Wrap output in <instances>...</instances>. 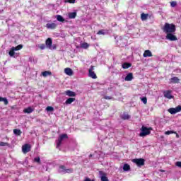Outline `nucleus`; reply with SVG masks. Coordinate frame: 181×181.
Here are the masks:
<instances>
[{"mask_svg":"<svg viewBox=\"0 0 181 181\" xmlns=\"http://www.w3.org/2000/svg\"><path fill=\"white\" fill-rule=\"evenodd\" d=\"M163 30L167 34L175 33V32H176V25L173 23H166L163 28Z\"/></svg>","mask_w":181,"mask_h":181,"instance_id":"1","label":"nucleus"},{"mask_svg":"<svg viewBox=\"0 0 181 181\" xmlns=\"http://www.w3.org/2000/svg\"><path fill=\"white\" fill-rule=\"evenodd\" d=\"M141 132L139 134V136H146L148 135H151V131H153V128L152 127H146L145 126H142L141 128Z\"/></svg>","mask_w":181,"mask_h":181,"instance_id":"2","label":"nucleus"},{"mask_svg":"<svg viewBox=\"0 0 181 181\" xmlns=\"http://www.w3.org/2000/svg\"><path fill=\"white\" fill-rule=\"evenodd\" d=\"M64 139H69V136L66 134H63L59 136L57 141V146L59 148L62 145V142H63Z\"/></svg>","mask_w":181,"mask_h":181,"instance_id":"3","label":"nucleus"},{"mask_svg":"<svg viewBox=\"0 0 181 181\" xmlns=\"http://www.w3.org/2000/svg\"><path fill=\"white\" fill-rule=\"evenodd\" d=\"M132 162L135 163L139 168L145 165V159L144 158H134Z\"/></svg>","mask_w":181,"mask_h":181,"instance_id":"4","label":"nucleus"},{"mask_svg":"<svg viewBox=\"0 0 181 181\" xmlns=\"http://www.w3.org/2000/svg\"><path fill=\"white\" fill-rule=\"evenodd\" d=\"M165 38L167 40H170V42H175L177 40V37L173 35V33H167Z\"/></svg>","mask_w":181,"mask_h":181,"instance_id":"5","label":"nucleus"},{"mask_svg":"<svg viewBox=\"0 0 181 181\" xmlns=\"http://www.w3.org/2000/svg\"><path fill=\"white\" fill-rule=\"evenodd\" d=\"M181 111V106L178 105L175 108H170L168 109V112L172 115L177 114V112H180Z\"/></svg>","mask_w":181,"mask_h":181,"instance_id":"6","label":"nucleus"},{"mask_svg":"<svg viewBox=\"0 0 181 181\" xmlns=\"http://www.w3.org/2000/svg\"><path fill=\"white\" fill-rule=\"evenodd\" d=\"M30 149H32V146L30 144H24L22 146V152L24 153H28V152H30Z\"/></svg>","mask_w":181,"mask_h":181,"instance_id":"7","label":"nucleus"},{"mask_svg":"<svg viewBox=\"0 0 181 181\" xmlns=\"http://www.w3.org/2000/svg\"><path fill=\"white\" fill-rule=\"evenodd\" d=\"M163 95L165 98H168V100H172V98H174V96L172 95V90H165L163 92Z\"/></svg>","mask_w":181,"mask_h":181,"instance_id":"8","label":"nucleus"},{"mask_svg":"<svg viewBox=\"0 0 181 181\" xmlns=\"http://www.w3.org/2000/svg\"><path fill=\"white\" fill-rule=\"evenodd\" d=\"M94 66H91L89 69V77H91V78H97V75L95 74V72H94L93 70H94Z\"/></svg>","mask_w":181,"mask_h":181,"instance_id":"9","label":"nucleus"},{"mask_svg":"<svg viewBox=\"0 0 181 181\" xmlns=\"http://www.w3.org/2000/svg\"><path fill=\"white\" fill-rule=\"evenodd\" d=\"M45 45L48 49H52V45H53V40L50 37L47 38L45 41Z\"/></svg>","mask_w":181,"mask_h":181,"instance_id":"10","label":"nucleus"},{"mask_svg":"<svg viewBox=\"0 0 181 181\" xmlns=\"http://www.w3.org/2000/svg\"><path fill=\"white\" fill-rule=\"evenodd\" d=\"M99 174L100 175V179L101 181H110L108 180V177H107V174H105V173L103 172V171H99Z\"/></svg>","mask_w":181,"mask_h":181,"instance_id":"11","label":"nucleus"},{"mask_svg":"<svg viewBox=\"0 0 181 181\" xmlns=\"http://www.w3.org/2000/svg\"><path fill=\"white\" fill-rule=\"evenodd\" d=\"M125 81H132L134 80V74L132 73H129L124 78Z\"/></svg>","mask_w":181,"mask_h":181,"instance_id":"12","label":"nucleus"},{"mask_svg":"<svg viewBox=\"0 0 181 181\" xmlns=\"http://www.w3.org/2000/svg\"><path fill=\"white\" fill-rule=\"evenodd\" d=\"M46 28H47V29H56V28H57V24L54 23H47Z\"/></svg>","mask_w":181,"mask_h":181,"instance_id":"13","label":"nucleus"},{"mask_svg":"<svg viewBox=\"0 0 181 181\" xmlns=\"http://www.w3.org/2000/svg\"><path fill=\"white\" fill-rule=\"evenodd\" d=\"M64 73L67 76H73V74H74L73 70L70 68H65Z\"/></svg>","mask_w":181,"mask_h":181,"instance_id":"14","label":"nucleus"},{"mask_svg":"<svg viewBox=\"0 0 181 181\" xmlns=\"http://www.w3.org/2000/svg\"><path fill=\"white\" fill-rule=\"evenodd\" d=\"M143 56L144 57H152V52L149 49L145 50Z\"/></svg>","mask_w":181,"mask_h":181,"instance_id":"15","label":"nucleus"},{"mask_svg":"<svg viewBox=\"0 0 181 181\" xmlns=\"http://www.w3.org/2000/svg\"><path fill=\"white\" fill-rule=\"evenodd\" d=\"M148 18H149V14L148 13H142L141 14V21H147Z\"/></svg>","mask_w":181,"mask_h":181,"instance_id":"16","label":"nucleus"},{"mask_svg":"<svg viewBox=\"0 0 181 181\" xmlns=\"http://www.w3.org/2000/svg\"><path fill=\"white\" fill-rule=\"evenodd\" d=\"M68 16L69 19H76V17L77 16V12L69 13Z\"/></svg>","mask_w":181,"mask_h":181,"instance_id":"17","label":"nucleus"},{"mask_svg":"<svg viewBox=\"0 0 181 181\" xmlns=\"http://www.w3.org/2000/svg\"><path fill=\"white\" fill-rule=\"evenodd\" d=\"M170 80V83H173V84H177V83H179V81H180V79H179V78L176 76L171 78Z\"/></svg>","mask_w":181,"mask_h":181,"instance_id":"18","label":"nucleus"},{"mask_svg":"<svg viewBox=\"0 0 181 181\" xmlns=\"http://www.w3.org/2000/svg\"><path fill=\"white\" fill-rule=\"evenodd\" d=\"M65 94L68 95V97H76V93L70 90H66Z\"/></svg>","mask_w":181,"mask_h":181,"instance_id":"19","label":"nucleus"},{"mask_svg":"<svg viewBox=\"0 0 181 181\" xmlns=\"http://www.w3.org/2000/svg\"><path fill=\"white\" fill-rule=\"evenodd\" d=\"M132 66V64L128 63V62H124L122 65V69H129V67H131Z\"/></svg>","mask_w":181,"mask_h":181,"instance_id":"20","label":"nucleus"},{"mask_svg":"<svg viewBox=\"0 0 181 181\" xmlns=\"http://www.w3.org/2000/svg\"><path fill=\"white\" fill-rule=\"evenodd\" d=\"M33 111H34V110L30 107H28L23 110V112H25V114H32Z\"/></svg>","mask_w":181,"mask_h":181,"instance_id":"21","label":"nucleus"},{"mask_svg":"<svg viewBox=\"0 0 181 181\" xmlns=\"http://www.w3.org/2000/svg\"><path fill=\"white\" fill-rule=\"evenodd\" d=\"M122 119H129L131 118V115H128L127 112H124L121 116Z\"/></svg>","mask_w":181,"mask_h":181,"instance_id":"22","label":"nucleus"},{"mask_svg":"<svg viewBox=\"0 0 181 181\" xmlns=\"http://www.w3.org/2000/svg\"><path fill=\"white\" fill-rule=\"evenodd\" d=\"M15 52H16V49L12 47L8 52L10 57H15Z\"/></svg>","mask_w":181,"mask_h":181,"instance_id":"23","label":"nucleus"},{"mask_svg":"<svg viewBox=\"0 0 181 181\" xmlns=\"http://www.w3.org/2000/svg\"><path fill=\"white\" fill-rule=\"evenodd\" d=\"M14 135H17V136H21L22 135V131L21 129H13Z\"/></svg>","mask_w":181,"mask_h":181,"instance_id":"24","label":"nucleus"},{"mask_svg":"<svg viewBox=\"0 0 181 181\" xmlns=\"http://www.w3.org/2000/svg\"><path fill=\"white\" fill-rule=\"evenodd\" d=\"M43 77H47V76H52V71H45L42 73Z\"/></svg>","mask_w":181,"mask_h":181,"instance_id":"25","label":"nucleus"},{"mask_svg":"<svg viewBox=\"0 0 181 181\" xmlns=\"http://www.w3.org/2000/svg\"><path fill=\"white\" fill-rule=\"evenodd\" d=\"M74 101H76V98H69L65 101V103L66 104H71V103H74Z\"/></svg>","mask_w":181,"mask_h":181,"instance_id":"26","label":"nucleus"},{"mask_svg":"<svg viewBox=\"0 0 181 181\" xmlns=\"http://www.w3.org/2000/svg\"><path fill=\"white\" fill-rule=\"evenodd\" d=\"M131 170V166H129V165H128L127 163L124 164L123 166V170H124V172H128V170Z\"/></svg>","mask_w":181,"mask_h":181,"instance_id":"27","label":"nucleus"},{"mask_svg":"<svg viewBox=\"0 0 181 181\" xmlns=\"http://www.w3.org/2000/svg\"><path fill=\"white\" fill-rule=\"evenodd\" d=\"M90 45L87 42H83L81 44V47H82V49H88Z\"/></svg>","mask_w":181,"mask_h":181,"instance_id":"28","label":"nucleus"},{"mask_svg":"<svg viewBox=\"0 0 181 181\" xmlns=\"http://www.w3.org/2000/svg\"><path fill=\"white\" fill-rule=\"evenodd\" d=\"M13 49H16V52L18 51V50H21L22 49H23V45H18V46L16 47H13Z\"/></svg>","mask_w":181,"mask_h":181,"instance_id":"29","label":"nucleus"},{"mask_svg":"<svg viewBox=\"0 0 181 181\" xmlns=\"http://www.w3.org/2000/svg\"><path fill=\"white\" fill-rule=\"evenodd\" d=\"M46 111H47L48 112H53V111H54V107L52 106H48L46 107Z\"/></svg>","mask_w":181,"mask_h":181,"instance_id":"30","label":"nucleus"},{"mask_svg":"<svg viewBox=\"0 0 181 181\" xmlns=\"http://www.w3.org/2000/svg\"><path fill=\"white\" fill-rule=\"evenodd\" d=\"M57 20L59 21V22H64V19L63 18V16H60V15H57Z\"/></svg>","mask_w":181,"mask_h":181,"instance_id":"31","label":"nucleus"},{"mask_svg":"<svg viewBox=\"0 0 181 181\" xmlns=\"http://www.w3.org/2000/svg\"><path fill=\"white\" fill-rule=\"evenodd\" d=\"M107 33H105V30L104 29H102V30H100L98 33H97V35H103V36L105 35H106Z\"/></svg>","mask_w":181,"mask_h":181,"instance_id":"32","label":"nucleus"},{"mask_svg":"<svg viewBox=\"0 0 181 181\" xmlns=\"http://www.w3.org/2000/svg\"><path fill=\"white\" fill-rule=\"evenodd\" d=\"M39 49H40V50H45V49H46V45L45 44H40L38 46Z\"/></svg>","mask_w":181,"mask_h":181,"instance_id":"33","label":"nucleus"},{"mask_svg":"<svg viewBox=\"0 0 181 181\" xmlns=\"http://www.w3.org/2000/svg\"><path fill=\"white\" fill-rule=\"evenodd\" d=\"M170 134H176V132L170 130L165 132V135H170Z\"/></svg>","mask_w":181,"mask_h":181,"instance_id":"34","label":"nucleus"},{"mask_svg":"<svg viewBox=\"0 0 181 181\" xmlns=\"http://www.w3.org/2000/svg\"><path fill=\"white\" fill-rule=\"evenodd\" d=\"M59 169H62V170H59V173L62 172H66V166L64 165H59Z\"/></svg>","mask_w":181,"mask_h":181,"instance_id":"35","label":"nucleus"},{"mask_svg":"<svg viewBox=\"0 0 181 181\" xmlns=\"http://www.w3.org/2000/svg\"><path fill=\"white\" fill-rule=\"evenodd\" d=\"M177 6V2H176V1H171L170 2V6L172 7V8H175V6Z\"/></svg>","mask_w":181,"mask_h":181,"instance_id":"36","label":"nucleus"},{"mask_svg":"<svg viewBox=\"0 0 181 181\" xmlns=\"http://www.w3.org/2000/svg\"><path fill=\"white\" fill-rule=\"evenodd\" d=\"M74 170L73 168H69L65 170V173H73Z\"/></svg>","mask_w":181,"mask_h":181,"instance_id":"37","label":"nucleus"},{"mask_svg":"<svg viewBox=\"0 0 181 181\" xmlns=\"http://www.w3.org/2000/svg\"><path fill=\"white\" fill-rule=\"evenodd\" d=\"M141 101H142V103H144V104H147L148 99L146 98V97H144L141 98Z\"/></svg>","mask_w":181,"mask_h":181,"instance_id":"38","label":"nucleus"},{"mask_svg":"<svg viewBox=\"0 0 181 181\" xmlns=\"http://www.w3.org/2000/svg\"><path fill=\"white\" fill-rule=\"evenodd\" d=\"M34 162H37V163H40V157L35 158Z\"/></svg>","mask_w":181,"mask_h":181,"instance_id":"39","label":"nucleus"},{"mask_svg":"<svg viewBox=\"0 0 181 181\" xmlns=\"http://www.w3.org/2000/svg\"><path fill=\"white\" fill-rule=\"evenodd\" d=\"M65 2H67L68 4H76V0H66Z\"/></svg>","mask_w":181,"mask_h":181,"instance_id":"40","label":"nucleus"},{"mask_svg":"<svg viewBox=\"0 0 181 181\" xmlns=\"http://www.w3.org/2000/svg\"><path fill=\"white\" fill-rule=\"evenodd\" d=\"M3 102L5 105H8V104H9V102L8 101V99H6V98H4V99L3 100Z\"/></svg>","mask_w":181,"mask_h":181,"instance_id":"41","label":"nucleus"},{"mask_svg":"<svg viewBox=\"0 0 181 181\" xmlns=\"http://www.w3.org/2000/svg\"><path fill=\"white\" fill-rule=\"evenodd\" d=\"M8 145V143L0 141V146H6Z\"/></svg>","mask_w":181,"mask_h":181,"instance_id":"42","label":"nucleus"},{"mask_svg":"<svg viewBox=\"0 0 181 181\" xmlns=\"http://www.w3.org/2000/svg\"><path fill=\"white\" fill-rule=\"evenodd\" d=\"M175 166H177L178 168H181V161L176 162Z\"/></svg>","mask_w":181,"mask_h":181,"instance_id":"43","label":"nucleus"},{"mask_svg":"<svg viewBox=\"0 0 181 181\" xmlns=\"http://www.w3.org/2000/svg\"><path fill=\"white\" fill-rule=\"evenodd\" d=\"M112 98H113L111 97V96H105V97H104V99H105V100H112Z\"/></svg>","mask_w":181,"mask_h":181,"instance_id":"44","label":"nucleus"},{"mask_svg":"<svg viewBox=\"0 0 181 181\" xmlns=\"http://www.w3.org/2000/svg\"><path fill=\"white\" fill-rule=\"evenodd\" d=\"M84 181H94V180H91L90 178H86Z\"/></svg>","mask_w":181,"mask_h":181,"instance_id":"45","label":"nucleus"},{"mask_svg":"<svg viewBox=\"0 0 181 181\" xmlns=\"http://www.w3.org/2000/svg\"><path fill=\"white\" fill-rule=\"evenodd\" d=\"M4 98H5L0 97V103L2 102V101H4Z\"/></svg>","mask_w":181,"mask_h":181,"instance_id":"46","label":"nucleus"},{"mask_svg":"<svg viewBox=\"0 0 181 181\" xmlns=\"http://www.w3.org/2000/svg\"><path fill=\"white\" fill-rule=\"evenodd\" d=\"M173 134H175L176 138H179V134H177V132H175V133H173Z\"/></svg>","mask_w":181,"mask_h":181,"instance_id":"47","label":"nucleus"},{"mask_svg":"<svg viewBox=\"0 0 181 181\" xmlns=\"http://www.w3.org/2000/svg\"><path fill=\"white\" fill-rule=\"evenodd\" d=\"M160 172H162V173H165V170H160Z\"/></svg>","mask_w":181,"mask_h":181,"instance_id":"48","label":"nucleus"},{"mask_svg":"<svg viewBox=\"0 0 181 181\" xmlns=\"http://www.w3.org/2000/svg\"><path fill=\"white\" fill-rule=\"evenodd\" d=\"M53 49H56V45H53Z\"/></svg>","mask_w":181,"mask_h":181,"instance_id":"49","label":"nucleus"},{"mask_svg":"<svg viewBox=\"0 0 181 181\" xmlns=\"http://www.w3.org/2000/svg\"><path fill=\"white\" fill-rule=\"evenodd\" d=\"M89 158H93V154H90Z\"/></svg>","mask_w":181,"mask_h":181,"instance_id":"50","label":"nucleus"}]
</instances>
